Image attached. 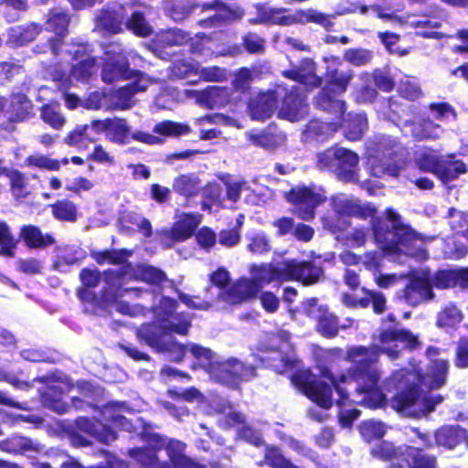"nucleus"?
Listing matches in <instances>:
<instances>
[{"instance_id": "obj_1", "label": "nucleus", "mask_w": 468, "mask_h": 468, "mask_svg": "<svg viewBox=\"0 0 468 468\" xmlns=\"http://www.w3.org/2000/svg\"><path fill=\"white\" fill-rule=\"evenodd\" d=\"M399 343L410 349L418 348L420 342L409 331L390 329L378 335V342L372 347L353 346L346 352V359L354 364L348 374H342L337 379L328 368H322L320 374L334 385L340 396L337 402L345 404V400L352 396L353 403L362 404L370 409L379 408L385 401V395L378 383L380 373L376 366L379 353L386 354L390 359L399 356Z\"/></svg>"}, {"instance_id": "obj_2", "label": "nucleus", "mask_w": 468, "mask_h": 468, "mask_svg": "<svg viewBox=\"0 0 468 468\" xmlns=\"http://www.w3.org/2000/svg\"><path fill=\"white\" fill-rule=\"evenodd\" d=\"M448 371L449 362L445 359L431 360L424 375L415 369L396 371L384 382L387 389H401L392 399V408L404 416L413 418L431 413L442 401V398L420 392L416 386L419 384L430 389L440 388L446 383Z\"/></svg>"}, {"instance_id": "obj_3", "label": "nucleus", "mask_w": 468, "mask_h": 468, "mask_svg": "<svg viewBox=\"0 0 468 468\" xmlns=\"http://www.w3.org/2000/svg\"><path fill=\"white\" fill-rule=\"evenodd\" d=\"M387 218L391 223V229H384L382 221L376 218L372 222L375 239L380 248L388 252H401L410 256H417V250L423 253L420 245L421 239L407 225L400 221V217L393 209H387Z\"/></svg>"}, {"instance_id": "obj_4", "label": "nucleus", "mask_w": 468, "mask_h": 468, "mask_svg": "<svg viewBox=\"0 0 468 468\" xmlns=\"http://www.w3.org/2000/svg\"><path fill=\"white\" fill-rule=\"evenodd\" d=\"M256 16L249 19L250 24H273L280 26H292L293 24H317L326 30L334 25L331 15L324 14L315 9L299 10L293 14H285L282 8H271L262 5L254 6Z\"/></svg>"}, {"instance_id": "obj_5", "label": "nucleus", "mask_w": 468, "mask_h": 468, "mask_svg": "<svg viewBox=\"0 0 468 468\" xmlns=\"http://www.w3.org/2000/svg\"><path fill=\"white\" fill-rule=\"evenodd\" d=\"M190 324H176L172 328H166L161 324H143L138 331L141 339L157 351L168 352L175 361L183 359L189 345L184 346L174 340L173 333L186 335Z\"/></svg>"}, {"instance_id": "obj_6", "label": "nucleus", "mask_w": 468, "mask_h": 468, "mask_svg": "<svg viewBox=\"0 0 468 468\" xmlns=\"http://www.w3.org/2000/svg\"><path fill=\"white\" fill-rule=\"evenodd\" d=\"M104 280L106 286L104 287L100 302L94 312L98 314L106 312L109 308H114L118 313L135 317L143 312V308L139 305L132 306L129 303L119 301V298L131 294L134 298H139L146 291L140 288H122V280L117 277L115 271H107L104 272Z\"/></svg>"}, {"instance_id": "obj_7", "label": "nucleus", "mask_w": 468, "mask_h": 468, "mask_svg": "<svg viewBox=\"0 0 468 468\" xmlns=\"http://www.w3.org/2000/svg\"><path fill=\"white\" fill-rule=\"evenodd\" d=\"M197 7H202L203 11L209 9L216 11L214 16L199 21V25L203 27H218L225 23H230L240 19L244 16L241 8L238 6L229 7L219 1L203 5L198 3L187 5L166 3L165 11L174 21L179 22L187 18Z\"/></svg>"}, {"instance_id": "obj_8", "label": "nucleus", "mask_w": 468, "mask_h": 468, "mask_svg": "<svg viewBox=\"0 0 468 468\" xmlns=\"http://www.w3.org/2000/svg\"><path fill=\"white\" fill-rule=\"evenodd\" d=\"M289 334L282 331L277 334H267L260 343V360L266 363L278 373H284L295 367L292 345Z\"/></svg>"}, {"instance_id": "obj_9", "label": "nucleus", "mask_w": 468, "mask_h": 468, "mask_svg": "<svg viewBox=\"0 0 468 468\" xmlns=\"http://www.w3.org/2000/svg\"><path fill=\"white\" fill-rule=\"evenodd\" d=\"M334 210L338 217L324 218V226L329 230L335 232L346 229L348 222L344 217L355 216L360 218H373L376 210L369 205L361 204L358 199L348 197L344 194L335 195L332 197Z\"/></svg>"}, {"instance_id": "obj_10", "label": "nucleus", "mask_w": 468, "mask_h": 468, "mask_svg": "<svg viewBox=\"0 0 468 468\" xmlns=\"http://www.w3.org/2000/svg\"><path fill=\"white\" fill-rule=\"evenodd\" d=\"M255 376V367L242 361L231 357L225 361H219L215 367L210 369V378L214 381L237 388L242 382L249 381Z\"/></svg>"}, {"instance_id": "obj_11", "label": "nucleus", "mask_w": 468, "mask_h": 468, "mask_svg": "<svg viewBox=\"0 0 468 468\" xmlns=\"http://www.w3.org/2000/svg\"><path fill=\"white\" fill-rule=\"evenodd\" d=\"M284 197L293 206L292 213L303 220L314 218L315 208L326 199L323 190L314 186L293 187Z\"/></svg>"}, {"instance_id": "obj_12", "label": "nucleus", "mask_w": 468, "mask_h": 468, "mask_svg": "<svg viewBox=\"0 0 468 468\" xmlns=\"http://www.w3.org/2000/svg\"><path fill=\"white\" fill-rule=\"evenodd\" d=\"M292 381L299 389L321 408L329 409L332 406L331 386L323 381L314 380L308 370L296 373Z\"/></svg>"}, {"instance_id": "obj_13", "label": "nucleus", "mask_w": 468, "mask_h": 468, "mask_svg": "<svg viewBox=\"0 0 468 468\" xmlns=\"http://www.w3.org/2000/svg\"><path fill=\"white\" fill-rule=\"evenodd\" d=\"M65 60L71 58V69L69 76L78 81H87L93 74L97 72L95 58L86 53L84 47L79 44L67 45V48L60 52Z\"/></svg>"}, {"instance_id": "obj_14", "label": "nucleus", "mask_w": 468, "mask_h": 468, "mask_svg": "<svg viewBox=\"0 0 468 468\" xmlns=\"http://www.w3.org/2000/svg\"><path fill=\"white\" fill-rule=\"evenodd\" d=\"M104 65L101 79L104 82L112 83L121 79H129L131 72L123 50L118 44L110 45L104 53Z\"/></svg>"}, {"instance_id": "obj_15", "label": "nucleus", "mask_w": 468, "mask_h": 468, "mask_svg": "<svg viewBox=\"0 0 468 468\" xmlns=\"http://www.w3.org/2000/svg\"><path fill=\"white\" fill-rule=\"evenodd\" d=\"M201 222L199 214H182L170 230H163L160 235L161 243L170 247L173 242L184 241L190 238Z\"/></svg>"}, {"instance_id": "obj_16", "label": "nucleus", "mask_w": 468, "mask_h": 468, "mask_svg": "<svg viewBox=\"0 0 468 468\" xmlns=\"http://www.w3.org/2000/svg\"><path fill=\"white\" fill-rule=\"evenodd\" d=\"M260 292V284L252 277H244L239 279L227 291H220L218 296L227 303L237 304L254 299Z\"/></svg>"}, {"instance_id": "obj_17", "label": "nucleus", "mask_w": 468, "mask_h": 468, "mask_svg": "<svg viewBox=\"0 0 468 468\" xmlns=\"http://www.w3.org/2000/svg\"><path fill=\"white\" fill-rule=\"evenodd\" d=\"M69 22L68 15L61 8H54L48 15L47 28L57 36V38L49 40L50 48L55 55H59L67 48L68 44L63 43L62 38L67 34Z\"/></svg>"}, {"instance_id": "obj_18", "label": "nucleus", "mask_w": 468, "mask_h": 468, "mask_svg": "<svg viewBox=\"0 0 468 468\" xmlns=\"http://www.w3.org/2000/svg\"><path fill=\"white\" fill-rule=\"evenodd\" d=\"M278 105L276 91L261 92L248 103V112L252 120L264 121L272 116Z\"/></svg>"}, {"instance_id": "obj_19", "label": "nucleus", "mask_w": 468, "mask_h": 468, "mask_svg": "<svg viewBox=\"0 0 468 468\" xmlns=\"http://www.w3.org/2000/svg\"><path fill=\"white\" fill-rule=\"evenodd\" d=\"M157 447H165L170 463L174 468H205L204 465L185 455L186 444L177 440H169L154 436ZM219 468V467H215Z\"/></svg>"}, {"instance_id": "obj_20", "label": "nucleus", "mask_w": 468, "mask_h": 468, "mask_svg": "<svg viewBox=\"0 0 468 468\" xmlns=\"http://www.w3.org/2000/svg\"><path fill=\"white\" fill-rule=\"evenodd\" d=\"M285 280H297L303 284H313L319 281L322 269L310 262L284 261Z\"/></svg>"}, {"instance_id": "obj_21", "label": "nucleus", "mask_w": 468, "mask_h": 468, "mask_svg": "<svg viewBox=\"0 0 468 468\" xmlns=\"http://www.w3.org/2000/svg\"><path fill=\"white\" fill-rule=\"evenodd\" d=\"M403 297L411 305L420 304L433 298L431 284L425 275H414L407 283Z\"/></svg>"}, {"instance_id": "obj_22", "label": "nucleus", "mask_w": 468, "mask_h": 468, "mask_svg": "<svg viewBox=\"0 0 468 468\" xmlns=\"http://www.w3.org/2000/svg\"><path fill=\"white\" fill-rule=\"evenodd\" d=\"M115 274L122 281L126 275L132 279L142 281L149 284H160L166 281V275L161 270L147 264H138L133 267L131 264L124 267L122 271H115Z\"/></svg>"}, {"instance_id": "obj_23", "label": "nucleus", "mask_w": 468, "mask_h": 468, "mask_svg": "<svg viewBox=\"0 0 468 468\" xmlns=\"http://www.w3.org/2000/svg\"><path fill=\"white\" fill-rule=\"evenodd\" d=\"M358 155L346 149L340 147L337 154L336 166L335 174L345 182H356L358 180Z\"/></svg>"}, {"instance_id": "obj_24", "label": "nucleus", "mask_w": 468, "mask_h": 468, "mask_svg": "<svg viewBox=\"0 0 468 468\" xmlns=\"http://www.w3.org/2000/svg\"><path fill=\"white\" fill-rule=\"evenodd\" d=\"M75 425L79 431L92 436L100 442L110 443L116 440L115 431L101 421L80 417L76 420Z\"/></svg>"}, {"instance_id": "obj_25", "label": "nucleus", "mask_w": 468, "mask_h": 468, "mask_svg": "<svg viewBox=\"0 0 468 468\" xmlns=\"http://www.w3.org/2000/svg\"><path fill=\"white\" fill-rule=\"evenodd\" d=\"M315 71V63L310 58H305L298 66L283 70L282 75L301 84L317 87L321 84V78L317 76Z\"/></svg>"}, {"instance_id": "obj_26", "label": "nucleus", "mask_w": 468, "mask_h": 468, "mask_svg": "<svg viewBox=\"0 0 468 468\" xmlns=\"http://www.w3.org/2000/svg\"><path fill=\"white\" fill-rule=\"evenodd\" d=\"M250 274L261 290L263 286L272 282H284L285 267L284 262L275 266L272 264L252 265L250 268Z\"/></svg>"}, {"instance_id": "obj_27", "label": "nucleus", "mask_w": 468, "mask_h": 468, "mask_svg": "<svg viewBox=\"0 0 468 468\" xmlns=\"http://www.w3.org/2000/svg\"><path fill=\"white\" fill-rule=\"evenodd\" d=\"M126 412H129V408L124 403L111 402L102 408L101 415L103 420L131 432L133 431V425L122 415Z\"/></svg>"}, {"instance_id": "obj_28", "label": "nucleus", "mask_w": 468, "mask_h": 468, "mask_svg": "<svg viewBox=\"0 0 468 468\" xmlns=\"http://www.w3.org/2000/svg\"><path fill=\"white\" fill-rule=\"evenodd\" d=\"M455 154L443 156L436 170V176L444 184L456 180L467 172L466 165L461 160H454Z\"/></svg>"}, {"instance_id": "obj_29", "label": "nucleus", "mask_w": 468, "mask_h": 468, "mask_svg": "<svg viewBox=\"0 0 468 468\" xmlns=\"http://www.w3.org/2000/svg\"><path fill=\"white\" fill-rule=\"evenodd\" d=\"M308 112V106L303 96L288 95L282 105L279 116L290 122H297L303 118Z\"/></svg>"}, {"instance_id": "obj_30", "label": "nucleus", "mask_w": 468, "mask_h": 468, "mask_svg": "<svg viewBox=\"0 0 468 468\" xmlns=\"http://www.w3.org/2000/svg\"><path fill=\"white\" fill-rule=\"evenodd\" d=\"M41 28L37 24L16 26L9 29L7 44L11 47H21L33 41L40 33Z\"/></svg>"}, {"instance_id": "obj_31", "label": "nucleus", "mask_w": 468, "mask_h": 468, "mask_svg": "<svg viewBox=\"0 0 468 468\" xmlns=\"http://www.w3.org/2000/svg\"><path fill=\"white\" fill-rule=\"evenodd\" d=\"M0 450L8 453L27 454L30 452H38L42 450V447L40 444L34 442L28 438L14 436L10 439L0 441Z\"/></svg>"}, {"instance_id": "obj_32", "label": "nucleus", "mask_w": 468, "mask_h": 468, "mask_svg": "<svg viewBox=\"0 0 468 468\" xmlns=\"http://www.w3.org/2000/svg\"><path fill=\"white\" fill-rule=\"evenodd\" d=\"M124 18V9L120 6L118 10H104L96 18V27L109 33L122 31V24Z\"/></svg>"}, {"instance_id": "obj_33", "label": "nucleus", "mask_w": 468, "mask_h": 468, "mask_svg": "<svg viewBox=\"0 0 468 468\" xmlns=\"http://www.w3.org/2000/svg\"><path fill=\"white\" fill-rule=\"evenodd\" d=\"M344 134L349 141H357L362 138L367 129V121L364 114L356 113L347 115L342 124Z\"/></svg>"}, {"instance_id": "obj_34", "label": "nucleus", "mask_w": 468, "mask_h": 468, "mask_svg": "<svg viewBox=\"0 0 468 468\" xmlns=\"http://www.w3.org/2000/svg\"><path fill=\"white\" fill-rule=\"evenodd\" d=\"M145 80L141 79L137 83H133L117 90L112 96V105L114 109L126 110L133 106V96L138 92L145 90Z\"/></svg>"}, {"instance_id": "obj_35", "label": "nucleus", "mask_w": 468, "mask_h": 468, "mask_svg": "<svg viewBox=\"0 0 468 468\" xmlns=\"http://www.w3.org/2000/svg\"><path fill=\"white\" fill-rule=\"evenodd\" d=\"M403 459L407 462L409 468H438L434 456L426 454L416 447L405 446Z\"/></svg>"}, {"instance_id": "obj_36", "label": "nucleus", "mask_w": 468, "mask_h": 468, "mask_svg": "<svg viewBox=\"0 0 468 468\" xmlns=\"http://www.w3.org/2000/svg\"><path fill=\"white\" fill-rule=\"evenodd\" d=\"M414 28L420 29L419 34L424 37L441 38L443 34L436 31L435 29L441 27V22L435 17L420 16V17H409L407 22Z\"/></svg>"}, {"instance_id": "obj_37", "label": "nucleus", "mask_w": 468, "mask_h": 468, "mask_svg": "<svg viewBox=\"0 0 468 468\" xmlns=\"http://www.w3.org/2000/svg\"><path fill=\"white\" fill-rule=\"evenodd\" d=\"M465 437L466 431L460 426L442 427L435 433L436 443L447 448H453Z\"/></svg>"}, {"instance_id": "obj_38", "label": "nucleus", "mask_w": 468, "mask_h": 468, "mask_svg": "<svg viewBox=\"0 0 468 468\" xmlns=\"http://www.w3.org/2000/svg\"><path fill=\"white\" fill-rule=\"evenodd\" d=\"M110 142L118 144H128L131 143V127L125 119L114 118L111 124L106 137Z\"/></svg>"}, {"instance_id": "obj_39", "label": "nucleus", "mask_w": 468, "mask_h": 468, "mask_svg": "<svg viewBox=\"0 0 468 468\" xmlns=\"http://www.w3.org/2000/svg\"><path fill=\"white\" fill-rule=\"evenodd\" d=\"M56 384H53L50 387V391L59 394L65 392H70L73 389H77L82 395H90L93 391V387L90 383L87 381H78L75 384L71 382V380L64 375H59L56 377Z\"/></svg>"}, {"instance_id": "obj_40", "label": "nucleus", "mask_w": 468, "mask_h": 468, "mask_svg": "<svg viewBox=\"0 0 468 468\" xmlns=\"http://www.w3.org/2000/svg\"><path fill=\"white\" fill-rule=\"evenodd\" d=\"M367 170L376 177L384 176H396L399 175L401 165L396 162L386 164L378 155H370L367 162Z\"/></svg>"}, {"instance_id": "obj_41", "label": "nucleus", "mask_w": 468, "mask_h": 468, "mask_svg": "<svg viewBox=\"0 0 468 468\" xmlns=\"http://www.w3.org/2000/svg\"><path fill=\"white\" fill-rule=\"evenodd\" d=\"M189 353L197 360V365L208 375H210V369L215 367L218 362L216 353L197 344L189 345Z\"/></svg>"}, {"instance_id": "obj_42", "label": "nucleus", "mask_w": 468, "mask_h": 468, "mask_svg": "<svg viewBox=\"0 0 468 468\" xmlns=\"http://www.w3.org/2000/svg\"><path fill=\"white\" fill-rule=\"evenodd\" d=\"M21 237L27 246L41 248L54 243V239L49 235H43L40 229L35 226H24L21 229Z\"/></svg>"}, {"instance_id": "obj_43", "label": "nucleus", "mask_w": 468, "mask_h": 468, "mask_svg": "<svg viewBox=\"0 0 468 468\" xmlns=\"http://www.w3.org/2000/svg\"><path fill=\"white\" fill-rule=\"evenodd\" d=\"M337 130L335 122H322L319 120L311 121L303 133L306 140L324 139Z\"/></svg>"}, {"instance_id": "obj_44", "label": "nucleus", "mask_w": 468, "mask_h": 468, "mask_svg": "<svg viewBox=\"0 0 468 468\" xmlns=\"http://www.w3.org/2000/svg\"><path fill=\"white\" fill-rule=\"evenodd\" d=\"M188 40L187 34L181 29H170L159 33L154 39L156 48L179 46Z\"/></svg>"}, {"instance_id": "obj_45", "label": "nucleus", "mask_w": 468, "mask_h": 468, "mask_svg": "<svg viewBox=\"0 0 468 468\" xmlns=\"http://www.w3.org/2000/svg\"><path fill=\"white\" fill-rule=\"evenodd\" d=\"M175 191L186 197L197 195L200 190V181L195 175H181L173 184Z\"/></svg>"}, {"instance_id": "obj_46", "label": "nucleus", "mask_w": 468, "mask_h": 468, "mask_svg": "<svg viewBox=\"0 0 468 468\" xmlns=\"http://www.w3.org/2000/svg\"><path fill=\"white\" fill-rule=\"evenodd\" d=\"M131 251L126 250L92 251V259L100 265L104 263L120 264L123 263L130 256Z\"/></svg>"}, {"instance_id": "obj_47", "label": "nucleus", "mask_w": 468, "mask_h": 468, "mask_svg": "<svg viewBox=\"0 0 468 468\" xmlns=\"http://www.w3.org/2000/svg\"><path fill=\"white\" fill-rule=\"evenodd\" d=\"M328 89H324L319 92L316 98V104L324 111H328L335 114L336 118H340L344 112L345 103L342 101L334 99L329 93Z\"/></svg>"}, {"instance_id": "obj_48", "label": "nucleus", "mask_w": 468, "mask_h": 468, "mask_svg": "<svg viewBox=\"0 0 468 468\" xmlns=\"http://www.w3.org/2000/svg\"><path fill=\"white\" fill-rule=\"evenodd\" d=\"M442 129L439 124L430 120H423L419 123H415L412 129V134L419 139H438L440 138Z\"/></svg>"}, {"instance_id": "obj_49", "label": "nucleus", "mask_w": 468, "mask_h": 468, "mask_svg": "<svg viewBox=\"0 0 468 468\" xmlns=\"http://www.w3.org/2000/svg\"><path fill=\"white\" fill-rule=\"evenodd\" d=\"M53 216L61 221L73 222L77 219V208L69 200H60L51 206Z\"/></svg>"}, {"instance_id": "obj_50", "label": "nucleus", "mask_w": 468, "mask_h": 468, "mask_svg": "<svg viewBox=\"0 0 468 468\" xmlns=\"http://www.w3.org/2000/svg\"><path fill=\"white\" fill-rule=\"evenodd\" d=\"M130 455L137 460L145 468H169L166 463H160L155 452L148 449H133Z\"/></svg>"}, {"instance_id": "obj_51", "label": "nucleus", "mask_w": 468, "mask_h": 468, "mask_svg": "<svg viewBox=\"0 0 468 468\" xmlns=\"http://www.w3.org/2000/svg\"><path fill=\"white\" fill-rule=\"evenodd\" d=\"M0 255L9 258L14 256L16 240L5 221H0Z\"/></svg>"}, {"instance_id": "obj_52", "label": "nucleus", "mask_w": 468, "mask_h": 468, "mask_svg": "<svg viewBox=\"0 0 468 468\" xmlns=\"http://www.w3.org/2000/svg\"><path fill=\"white\" fill-rule=\"evenodd\" d=\"M154 132L165 136H178L190 133V127L184 123L165 121L155 124Z\"/></svg>"}, {"instance_id": "obj_53", "label": "nucleus", "mask_w": 468, "mask_h": 468, "mask_svg": "<svg viewBox=\"0 0 468 468\" xmlns=\"http://www.w3.org/2000/svg\"><path fill=\"white\" fill-rule=\"evenodd\" d=\"M170 70L171 77L185 79L192 75H197L198 64L188 59H178L173 63Z\"/></svg>"}, {"instance_id": "obj_54", "label": "nucleus", "mask_w": 468, "mask_h": 468, "mask_svg": "<svg viewBox=\"0 0 468 468\" xmlns=\"http://www.w3.org/2000/svg\"><path fill=\"white\" fill-rule=\"evenodd\" d=\"M372 454L382 460L393 461L400 457H404L405 447L396 449L393 444L388 441H382L372 450Z\"/></svg>"}, {"instance_id": "obj_55", "label": "nucleus", "mask_w": 468, "mask_h": 468, "mask_svg": "<svg viewBox=\"0 0 468 468\" xmlns=\"http://www.w3.org/2000/svg\"><path fill=\"white\" fill-rule=\"evenodd\" d=\"M372 58V51L364 48H348L344 53V59L357 67L368 64Z\"/></svg>"}, {"instance_id": "obj_56", "label": "nucleus", "mask_w": 468, "mask_h": 468, "mask_svg": "<svg viewBox=\"0 0 468 468\" xmlns=\"http://www.w3.org/2000/svg\"><path fill=\"white\" fill-rule=\"evenodd\" d=\"M327 77L329 79V85L334 90V92L343 93L346 91L353 75L350 71L333 70L328 72Z\"/></svg>"}, {"instance_id": "obj_57", "label": "nucleus", "mask_w": 468, "mask_h": 468, "mask_svg": "<svg viewBox=\"0 0 468 468\" xmlns=\"http://www.w3.org/2000/svg\"><path fill=\"white\" fill-rule=\"evenodd\" d=\"M90 126L88 124H84L81 126H78L74 131H72L66 138V141L69 144L82 147L86 146V142H93L94 137L89 132Z\"/></svg>"}, {"instance_id": "obj_58", "label": "nucleus", "mask_w": 468, "mask_h": 468, "mask_svg": "<svg viewBox=\"0 0 468 468\" xmlns=\"http://www.w3.org/2000/svg\"><path fill=\"white\" fill-rule=\"evenodd\" d=\"M265 459L268 465L271 468H300L285 458L281 451L275 447L267 449Z\"/></svg>"}, {"instance_id": "obj_59", "label": "nucleus", "mask_w": 468, "mask_h": 468, "mask_svg": "<svg viewBox=\"0 0 468 468\" xmlns=\"http://www.w3.org/2000/svg\"><path fill=\"white\" fill-rule=\"evenodd\" d=\"M360 433L366 441H370L373 439H379L386 432L382 422L375 420H367L360 425Z\"/></svg>"}, {"instance_id": "obj_60", "label": "nucleus", "mask_w": 468, "mask_h": 468, "mask_svg": "<svg viewBox=\"0 0 468 468\" xmlns=\"http://www.w3.org/2000/svg\"><path fill=\"white\" fill-rule=\"evenodd\" d=\"M126 27L135 35L146 37L152 33L151 26L146 22L141 13L135 12L128 20Z\"/></svg>"}, {"instance_id": "obj_61", "label": "nucleus", "mask_w": 468, "mask_h": 468, "mask_svg": "<svg viewBox=\"0 0 468 468\" xmlns=\"http://www.w3.org/2000/svg\"><path fill=\"white\" fill-rule=\"evenodd\" d=\"M25 164L27 166H33L50 171H57L60 168L59 161L42 154H33L28 156L25 160Z\"/></svg>"}, {"instance_id": "obj_62", "label": "nucleus", "mask_w": 468, "mask_h": 468, "mask_svg": "<svg viewBox=\"0 0 468 468\" xmlns=\"http://www.w3.org/2000/svg\"><path fill=\"white\" fill-rule=\"evenodd\" d=\"M443 156L437 155L433 151H425L420 153L417 157L419 166L428 172L436 175V170L441 165V160Z\"/></svg>"}, {"instance_id": "obj_63", "label": "nucleus", "mask_w": 468, "mask_h": 468, "mask_svg": "<svg viewBox=\"0 0 468 468\" xmlns=\"http://www.w3.org/2000/svg\"><path fill=\"white\" fill-rule=\"evenodd\" d=\"M42 120L54 129H60L65 123V118L58 109L53 105H45L41 111Z\"/></svg>"}, {"instance_id": "obj_64", "label": "nucleus", "mask_w": 468, "mask_h": 468, "mask_svg": "<svg viewBox=\"0 0 468 468\" xmlns=\"http://www.w3.org/2000/svg\"><path fill=\"white\" fill-rule=\"evenodd\" d=\"M245 135L253 145L258 147L271 149L276 144V140L271 133L249 131Z\"/></svg>"}]
</instances>
